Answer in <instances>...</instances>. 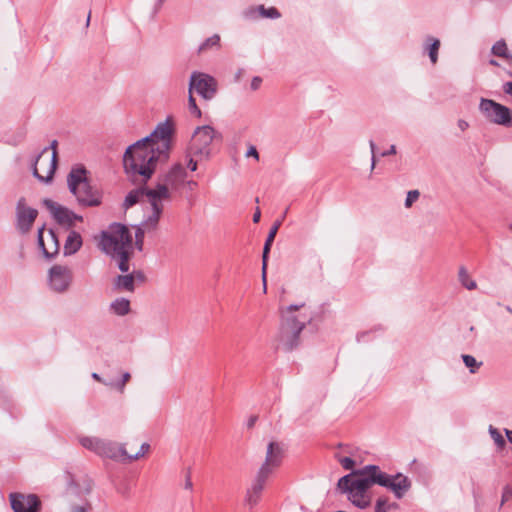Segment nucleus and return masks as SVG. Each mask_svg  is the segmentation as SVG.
Wrapping results in <instances>:
<instances>
[{
    "instance_id": "5701e85b",
    "label": "nucleus",
    "mask_w": 512,
    "mask_h": 512,
    "mask_svg": "<svg viewBox=\"0 0 512 512\" xmlns=\"http://www.w3.org/2000/svg\"><path fill=\"white\" fill-rule=\"evenodd\" d=\"M114 288L119 291L133 292L135 290V276L130 274L118 275L114 280Z\"/></svg>"
},
{
    "instance_id": "9b49d317",
    "label": "nucleus",
    "mask_w": 512,
    "mask_h": 512,
    "mask_svg": "<svg viewBox=\"0 0 512 512\" xmlns=\"http://www.w3.org/2000/svg\"><path fill=\"white\" fill-rule=\"evenodd\" d=\"M217 81L209 74L194 71L190 75L188 91L195 90L203 99L211 100L217 93Z\"/></svg>"
},
{
    "instance_id": "7ed1b4c3",
    "label": "nucleus",
    "mask_w": 512,
    "mask_h": 512,
    "mask_svg": "<svg viewBox=\"0 0 512 512\" xmlns=\"http://www.w3.org/2000/svg\"><path fill=\"white\" fill-rule=\"evenodd\" d=\"M99 246L104 253L117 261L118 268L122 272L129 271L132 235L127 226L112 223L107 231L102 232Z\"/></svg>"
},
{
    "instance_id": "4be33fe9",
    "label": "nucleus",
    "mask_w": 512,
    "mask_h": 512,
    "mask_svg": "<svg viewBox=\"0 0 512 512\" xmlns=\"http://www.w3.org/2000/svg\"><path fill=\"white\" fill-rule=\"evenodd\" d=\"M281 224H282V219L275 221V223L270 228V231L266 238V241H265V244L263 247V253H262V260L264 262V270L267 268L268 255H269V252L271 249V245L275 239V236H276Z\"/></svg>"
},
{
    "instance_id": "5fc2aeb1",
    "label": "nucleus",
    "mask_w": 512,
    "mask_h": 512,
    "mask_svg": "<svg viewBox=\"0 0 512 512\" xmlns=\"http://www.w3.org/2000/svg\"><path fill=\"white\" fill-rule=\"evenodd\" d=\"M394 154H396V146L391 145L387 151L382 152L381 156L386 157V156L394 155Z\"/></svg>"
},
{
    "instance_id": "603ef678",
    "label": "nucleus",
    "mask_w": 512,
    "mask_h": 512,
    "mask_svg": "<svg viewBox=\"0 0 512 512\" xmlns=\"http://www.w3.org/2000/svg\"><path fill=\"white\" fill-rule=\"evenodd\" d=\"M457 126L461 131H465L469 127V123L464 119H459L457 122Z\"/></svg>"
},
{
    "instance_id": "a19ab883",
    "label": "nucleus",
    "mask_w": 512,
    "mask_h": 512,
    "mask_svg": "<svg viewBox=\"0 0 512 512\" xmlns=\"http://www.w3.org/2000/svg\"><path fill=\"white\" fill-rule=\"evenodd\" d=\"M44 230H45V227L42 226L41 228H39L38 234H37L38 247L41 249L43 255H44V249L48 248L44 242V236H43Z\"/></svg>"
},
{
    "instance_id": "bf43d9fd",
    "label": "nucleus",
    "mask_w": 512,
    "mask_h": 512,
    "mask_svg": "<svg viewBox=\"0 0 512 512\" xmlns=\"http://www.w3.org/2000/svg\"><path fill=\"white\" fill-rule=\"evenodd\" d=\"M260 217H261V212L259 209H257L253 215V222L258 223L260 221Z\"/></svg>"
},
{
    "instance_id": "864d4df0",
    "label": "nucleus",
    "mask_w": 512,
    "mask_h": 512,
    "mask_svg": "<svg viewBox=\"0 0 512 512\" xmlns=\"http://www.w3.org/2000/svg\"><path fill=\"white\" fill-rule=\"evenodd\" d=\"M130 275L135 276V281L143 282L145 280V275L143 274L142 271H134Z\"/></svg>"
},
{
    "instance_id": "f704fd0d",
    "label": "nucleus",
    "mask_w": 512,
    "mask_h": 512,
    "mask_svg": "<svg viewBox=\"0 0 512 512\" xmlns=\"http://www.w3.org/2000/svg\"><path fill=\"white\" fill-rule=\"evenodd\" d=\"M131 375L129 372H125L122 375V379L120 381L114 382L113 386H110L111 388H115L120 393H123L125 390L126 383L130 380Z\"/></svg>"
},
{
    "instance_id": "412c9836",
    "label": "nucleus",
    "mask_w": 512,
    "mask_h": 512,
    "mask_svg": "<svg viewBox=\"0 0 512 512\" xmlns=\"http://www.w3.org/2000/svg\"><path fill=\"white\" fill-rule=\"evenodd\" d=\"M81 246V235L74 230L70 231L64 244V255L69 256L75 254L81 248Z\"/></svg>"
},
{
    "instance_id": "09e8293b",
    "label": "nucleus",
    "mask_w": 512,
    "mask_h": 512,
    "mask_svg": "<svg viewBox=\"0 0 512 512\" xmlns=\"http://www.w3.org/2000/svg\"><path fill=\"white\" fill-rule=\"evenodd\" d=\"M198 186V183L194 180H188L186 178L185 188H187L189 191H193Z\"/></svg>"
},
{
    "instance_id": "cd10ccee",
    "label": "nucleus",
    "mask_w": 512,
    "mask_h": 512,
    "mask_svg": "<svg viewBox=\"0 0 512 512\" xmlns=\"http://www.w3.org/2000/svg\"><path fill=\"white\" fill-rule=\"evenodd\" d=\"M491 52L493 55L501 57V58H505V59L512 58V56L508 53V47L504 40L497 41L492 46Z\"/></svg>"
},
{
    "instance_id": "f3484780",
    "label": "nucleus",
    "mask_w": 512,
    "mask_h": 512,
    "mask_svg": "<svg viewBox=\"0 0 512 512\" xmlns=\"http://www.w3.org/2000/svg\"><path fill=\"white\" fill-rule=\"evenodd\" d=\"M37 215L36 209L26 206L24 198L18 200L16 205L17 228L22 234L30 231Z\"/></svg>"
},
{
    "instance_id": "20e7f679",
    "label": "nucleus",
    "mask_w": 512,
    "mask_h": 512,
    "mask_svg": "<svg viewBox=\"0 0 512 512\" xmlns=\"http://www.w3.org/2000/svg\"><path fill=\"white\" fill-rule=\"evenodd\" d=\"M188 176L186 167L181 162L174 163L169 169L159 174L153 190H149V205L158 206L164 211V202L171 201L174 194L185 188Z\"/></svg>"
},
{
    "instance_id": "473e14b6",
    "label": "nucleus",
    "mask_w": 512,
    "mask_h": 512,
    "mask_svg": "<svg viewBox=\"0 0 512 512\" xmlns=\"http://www.w3.org/2000/svg\"><path fill=\"white\" fill-rule=\"evenodd\" d=\"M335 458L337 459V461L341 464V466L345 470L354 471L353 468L355 466V461L351 457H346V456H341L339 454H335Z\"/></svg>"
},
{
    "instance_id": "aec40b11",
    "label": "nucleus",
    "mask_w": 512,
    "mask_h": 512,
    "mask_svg": "<svg viewBox=\"0 0 512 512\" xmlns=\"http://www.w3.org/2000/svg\"><path fill=\"white\" fill-rule=\"evenodd\" d=\"M131 182L134 184L133 181H131ZM146 184H147V182L143 183V184L135 183V185H139V187L131 190L126 195V197L124 199V202H123V207L125 209H129L130 207H132L135 204H137L143 196H146L147 201L149 202V193H148V191L149 190H153V187H146L145 186Z\"/></svg>"
},
{
    "instance_id": "c03bdc74",
    "label": "nucleus",
    "mask_w": 512,
    "mask_h": 512,
    "mask_svg": "<svg viewBox=\"0 0 512 512\" xmlns=\"http://www.w3.org/2000/svg\"><path fill=\"white\" fill-rule=\"evenodd\" d=\"M87 505V503L71 505V507L69 508V512H87Z\"/></svg>"
},
{
    "instance_id": "4468645a",
    "label": "nucleus",
    "mask_w": 512,
    "mask_h": 512,
    "mask_svg": "<svg viewBox=\"0 0 512 512\" xmlns=\"http://www.w3.org/2000/svg\"><path fill=\"white\" fill-rule=\"evenodd\" d=\"M43 204L49 210L54 220L61 226L70 228L74 226L75 221H83V217L81 215L74 213L67 207L62 206L51 199H44Z\"/></svg>"
},
{
    "instance_id": "72a5a7b5",
    "label": "nucleus",
    "mask_w": 512,
    "mask_h": 512,
    "mask_svg": "<svg viewBox=\"0 0 512 512\" xmlns=\"http://www.w3.org/2000/svg\"><path fill=\"white\" fill-rule=\"evenodd\" d=\"M242 15L247 20H257L258 18H260L258 6H250L246 8L242 12Z\"/></svg>"
},
{
    "instance_id": "a18cd8bd",
    "label": "nucleus",
    "mask_w": 512,
    "mask_h": 512,
    "mask_svg": "<svg viewBox=\"0 0 512 512\" xmlns=\"http://www.w3.org/2000/svg\"><path fill=\"white\" fill-rule=\"evenodd\" d=\"M369 146H370V149H371V154H372V159H371V170H373L375 168V164H376V157H375V149H376V145L374 143L373 140H370L369 141Z\"/></svg>"
},
{
    "instance_id": "b1692460",
    "label": "nucleus",
    "mask_w": 512,
    "mask_h": 512,
    "mask_svg": "<svg viewBox=\"0 0 512 512\" xmlns=\"http://www.w3.org/2000/svg\"><path fill=\"white\" fill-rule=\"evenodd\" d=\"M440 48V41L432 36H427L425 39V51L428 53L432 64H436L438 60V51Z\"/></svg>"
},
{
    "instance_id": "423d86ee",
    "label": "nucleus",
    "mask_w": 512,
    "mask_h": 512,
    "mask_svg": "<svg viewBox=\"0 0 512 512\" xmlns=\"http://www.w3.org/2000/svg\"><path fill=\"white\" fill-rule=\"evenodd\" d=\"M304 304L290 305L281 311L282 320L279 331L276 335L277 348L284 351H292L300 343V334L310 320L307 318L298 319L294 313L302 308Z\"/></svg>"
},
{
    "instance_id": "58836bf2",
    "label": "nucleus",
    "mask_w": 512,
    "mask_h": 512,
    "mask_svg": "<svg viewBox=\"0 0 512 512\" xmlns=\"http://www.w3.org/2000/svg\"><path fill=\"white\" fill-rule=\"evenodd\" d=\"M389 508L388 500L386 498H379L376 501L374 512H388Z\"/></svg>"
},
{
    "instance_id": "7c9ffc66",
    "label": "nucleus",
    "mask_w": 512,
    "mask_h": 512,
    "mask_svg": "<svg viewBox=\"0 0 512 512\" xmlns=\"http://www.w3.org/2000/svg\"><path fill=\"white\" fill-rule=\"evenodd\" d=\"M488 432L498 448H504L506 441L501 433L493 425H489Z\"/></svg>"
},
{
    "instance_id": "a211bd4d",
    "label": "nucleus",
    "mask_w": 512,
    "mask_h": 512,
    "mask_svg": "<svg viewBox=\"0 0 512 512\" xmlns=\"http://www.w3.org/2000/svg\"><path fill=\"white\" fill-rule=\"evenodd\" d=\"M269 477L270 475L266 474L264 471L258 470L251 487L247 490L246 502L248 505L253 507L259 502L261 493Z\"/></svg>"
},
{
    "instance_id": "3c124183",
    "label": "nucleus",
    "mask_w": 512,
    "mask_h": 512,
    "mask_svg": "<svg viewBox=\"0 0 512 512\" xmlns=\"http://www.w3.org/2000/svg\"><path fill=\"white\" fill-rule=\"evenodd\" d=\"M246 156H247V157L252 156V157H254V158H256V159H258V158H259L258 151H257V149H256L254 146H251V147L248 149V151H247V153H246Z\"/></svg>"
},
{
    "instance_id": "2f4dec72",
    "label": "nucleus",
    "mask_w": 512,
    "mask_h": 512,
    "mask_svg": "<svg viewBox=\"0 0 512 512\" xmlns=\"http://www.w3.org/2000/svg\"><path fill=\"white\" fill-rule=\"evenodd\" d=\"M462 359L465 366L469 368L471 373H476L482 365V362H478L472 355H462Z\"/></svg>"
},
{
    "instance_id": "1a4fd4ad",
    "label": "nucleus",
    "mask_w": 512,
    "mask_h": 512,
    "mask_svg": "<svg viewBox=\"0 0 512 512\" xmlns=\"http://www.w3.org/2000/svg\"><path fill=\"white\" fill-rule=\"evenodd\" d=\"M216 136V131L209 125L197 127L188 147L189 155H194L200 159H209L211 156L210 145Z\"/></svg>"
},
{
    "instance_id": "c85d7f7f",
    "label": "nucleus",
    "mask_w": 512,
    "mask_h": 512,
    "mask_svg": "<svg viewBox=\"0 0 512 512\" xmlns=\"http://www.w3.org/2000/svg\"><path fill=\"white\" fill-rule=\"evenodd\" d=\"M220 47V36L218 34H214L211 37L207 38L198 48V53L201 54L209 49L219 48Z\"/></svg>"
},
{
    "instance_id": "e433bc0d",
    "label": "nucleus",
    "mask_w": 512,
    "mask_h": 512,
    "mask_svg": "<svg viewBox=\"0 0 512 512\" xmlns=\"http://www.w3.org/2000/svg\"><path fill=\"white\" fill-rule=\"evenodd\" d=\"M149 449H150V445L148 443H143L140 447V450L136 454L129 455L127 453V461L131 462V461L139 459L140 457L144 456L149 451Z\"/></svg>"
},
{
    "instance_id": "39448f33",
    "label": "nucleus",
    "mask_w": 512,
    "mask_h": 512,
    "mask_svg": "<svg viewBox=\"0 0 512 512\" xmlns=\"http://www.w3.org/2000/svg\"><path fill=\"white\" fill-rule=\"evenodd\" d=\"M84 166L72 167L67 175V185L70 193L82 207H97L102 202L100 191L93 187Z\"/></svg>"
},
{
    "instance_id": "0e129e2a",
    "label": "nucleus",
    "mask_w": 512,
    "mask_h": 512,
    "mask_svg": "<svg viewBox=\"0 0 512 512\" xmlns=\"http://www.w3.org/2000/svg\"><path fill=\"white\" fill-rule=\"evenodd\" d=\"M241 73H242V70L240 69L237 73H236V80H238L241 76Z\"/></svg>"
},
{
    "instance_id": "6ab92c4d",
    "label": "nucleus",
    "mask_w": 512,
    "mask_h": 512,
    "mask_svg": "<svg viewBox=\"0 0 512 512\" xmlns=\"http://www.w3.org/2000/svg\"><path fill=\"white\" fill-rule=\"evenodd\" d=\"M65 479L67 482V495L85 496L89 494L92 489L90 480L85 479L83 485H80L70 472L65 474Z\"/></svg>"
},
{
    "instance_id": "f8f14e48",
    "label": "nucleus",
    "mask_w": 512,
    "mask_h": 512,
    "mask_svg": "<svg viewBox=\"0 0 512 512\" xmlns=\"http://www.w3.org/2000/svg\"><path fill=\"white\" fill-rule=\"evenodd\" d=\"M73 273L70 268L63 265H54L49 269V287L56 293H65L71 286Z\"/></svg>"
},
{
    "instance_id": "a878e982",
    "label": "nucleus",
    "mask_w": 512,
    "mask_h": 512,
    "mask_svg": "<svg viewBox=\"0 0 512 512\" xmlns=\"http://www.w3.org/2000/svg\"><path fill=\"white\" fill-rule=\"evenodd\" d=\"M112 312L118 316H125L130 312V301L126 298H117L110 304Z\"/></svg>"
},
{
    "instance_id": "6e6d98bb",
    "label": "nucleus",
    "mask_w": 512,
    "mask_h": 512,
    "mask_svg": "<svg viewBox=\"0 0 512 512\" xmlns=\"http://www.w3.org/2000/svg\"><path fill=\"white\" fill-rule=\"evenodd\" d=\"M503 91L508 94V95H511L512 96V81L510 82H506L504 85H503Z\"/></svg>"
},
{
    "instance_id": "4c0bfd02",
    "label": "nucleus",
    "mask_w": 512,
    "mask_h": 512,
    "mask_svg": "<svg viewBox=\"0 0 512 512\" xmlns=\"http://www.w3.org/2000/svg\"><path fill=\"white\" fill-rule=\"evenodd\" d=\"M420 193L418 190H410L407 193L406 199H405V207L410 208L413 203L419 198Z\"/></svg>"
},
{
    "instance_id": "79ce46f5",
    "label": "nucleus",
    "mask_w": 512,
    "mask_h": 512,
    "mask_svg": "<svg viewBox=\"0 0 512 512\" xmlns=\"http://www.w3.org/2000/svg\"><path fill=\"white\" fill-rule=\"evenodd\" d=\"M261 84H262L261 77H259V76L253 77L251 80V84H250L251 90H253V91L258 90L260 88Z\"/></svg>"
},
{
    "instance_id": "774afa93",
    "label": "nucleus",
    "mask_w": 512,
    "mask_h": 512,
    "mask_svg": "<svg viewBox=\"0 0 512 512\" xmlns=\"http://www.w3.org/2000/svg\"><path fill=\"white\" fill-rule=\"evenodd\" d=\"M510 230L512 231V223L509 225Z\"/></svg>"
},
{
    "instance_id": "ddd939ff",
    "label": "nucleus",
    "mask_w": 512,
    "mask_h": 512,
    "mask_svg": "<svg viewBox=\"0 0 512 512\" xmlns=\"http://www.w3.org/2000/svg\"><path fill=\"white\" fill-rule=\"evenodd\" d=\"M151 213L137 226H135V246L139 251L143 250L145 233L153 232L158 228L159 221L163 214L162 208L150 206Z\"/></svg>"
},
{
    "instance_id": "de8ad7c7",
    "label": "nucleus",
    "mask_w": 512,
    "mask_h": 512,
    "mask_svg": "<svg viewBox=\"0 0 512 512\" xmlns=\"http://www.w3.org/2000/svg\"><path fill=\"white\" fill-rule=\"evenodd\" d=\"M267 271V268L264 270V262L262 261V282H263V286H262V289L264 291V293H266V289H267V279H266V272Z\"/></svg>"
},
{
    "instance_id": "f03ea898",
    "label": "nucleus",
    "mask_w": 512,
    "mask_h": 512,
    "mask_svg": "<svg viewBox=\"0 0 512 512\" xmlns=\"http://www.w3.org/2000/svg\"><path fill=\"white\" fill-rule=\"evenodd\" d=\"M375 484L392 491L397 499H401L411 488V481L407 476L402 473L389 475L377 465H366L341 477L337 488L341 493L347 494L353 505L365 509L371 502L368 490Z\"/></svg>"
},
{
    "instance_id": "338daca9",
    "label": "nucleus",
    "mask_w": 512,
    "mask_h": 512,
    "mask_svg": "<svg viewBox=\"0 0 512 512\" xmlns=\"http://www.w3.org/2000/svg\"><path fill=\"white\" fill-rule=\"evenodd\" d=\"M506 309H507V311L512 313V308L511 307L507 306Z\"/></svg>"
},
{
    "instance_id": "c756f323",
    "label": "nucleus",
    "mask_w": 512,
    "mask_h": 512,
    "mask_svg": "<svg viewBox=\"0 0 512 512\" xmlns=\"http://www.w3.org/2000/svg\"><path fill=\"white\" fill-rule=\"evenodd\" d=\"M258 11L260 18L278 19L281 17V13L275 7L266 8L264 5H258Z\"/></svg>"
},
{
    "instance_id": "0eeeda50",
    "label": "nucleus",
    "mask_w": 512,
    "mask_h": 512,
    "mask_svg": "<svg viewBox=\"0 0 512 512\" xmlns=\"http://www.w3.org/2000/svg\"><path fill=\"white\" fill-rule=\"evenodd\" d=\"M57 144V140H53L49 147H45L32 167L34 177L43 183H49L53 179L57 167Z\"/></svg>"
},
{
    "instance_id": "c9c22d12",
    "label": "nucleus",
    "mask_w": 512,
    "mask_h": 512,
    "mask_svg": "<svg viewBox=\"0 0 512 512\" xmlns=\"http://www.w3.org/2000/svg\"><path fill=\"white\" fill-rule=\"evenodd\" d=\"M188 109L190 111L191 114L195 115L196 117H201V110L199 109V107L197 106L196 104V100L195 98L193 97L192 93H189V97H188Z\"/></svg>"
},
{
    "instance_id": "6e6552de",
    "label": "nucleus",
    "mask_w": 512,
    "mask_h": 512,
    "mask_svg": "<svg viewBox=\"0 0 512 512\" xmlns=\"http://www.w3.org/2000/svg\"><path fill=\"white\" fill-rule=\"evenodd\" d=\"M80 443L84 448L93 451L101 457L115 461L127 460V451L124 444H118L97 437H82Z\"/></svg>"
},
{
    "instance_id": "052dcab7",
    "label": "nucleus",
    "mask_w": 512,
    "mask_h": 512,
    "mask_svg": "<svg viewBox=\"0 0 512 512\" xmlns=\"http://www.w3.org/2000/svg\"><path fill=\"white\" fill-rule=\"evenodd\" d=\"M504 432L506 434L508 441L512 444V430L505 428Z\"/></svg>"
},
{
    "instance_id": "dca6fc26",
    "label": "nucleus",
    "mask_w": 512,
    "mask_h": 512,
    "mask_svg": "<svg viewBox=\"0 0 512 512\" xmlns=\"http://www.w3.org/2000/svg\"><path fill=\"white\" fill-rule=\"evenodd\" d=\"M283 457L284 449L282 444L276 441L269 442L267 445L265 461L259 470L271 475L275 469L281 465Z\"/></svg>"
},
{
    "instance_id": "9d476101",
    "label": "nucleus",
    "mask_w": 512,
    "mask_h": 512,
    "mask_svg": "<svg viewBox=\"0 0 512 512\" xmlns=\"http://www.w3.org/2000/svg\"><path fill=\"white\" fill-rule=\"evenodd\" d=\"M479 111L491 123L504 127L512 126V111L494 100L481 98Z\"/></svg>"
},
{
    "instance_id": "680f3d73",
    "label": "nucleus",
    "mask_w": 512,
    "mask_h": 512,
    "mask_svg": "<svg viewBox=\"0 0 512 512\" xmlns=\"http://www.w3.org/2000/svg\"><path fill=\"white\" fill-rule=\"evenodd\" d=\"M489 64H490V65H493V66H498V65H499V64H498V62H497L496 60H494V59H491V60L489 61Z\"/></svg>"
},
{
    "instance_id": "2eb2a0df",
    "label": "nucleus",
    "mask_w": 512,
    "mask_h": 512,
    "mask_svg": "<svg viewBox=\"0 0 512 512\" xmlns=\"http://www.w3.org/2000/svg\"><path fill=\"white\" fill-rule=\"evenodd\" d=\"M9 500L14 512H40L41 501L35 494L10 493Z\"/></svg>"
},
{
    "instance_id": "4d7b16f0",
    "label": "nucleus",
    "mask_w": 512,
    "mask_h": 512,
    "mask_svg": "<svg viewBox=\"0 0 512 512\" xmlns=\"http://www.w3.org/2000/svg\"><path fill=\"white\" fill-rule=\"evenodd\" d=\"M257 419H258V417L255 416V415L250 416L248 421H247V427L249 429L252 428L255 425Z\"/></svg>"
},
{
    "instance_id": "393cba45",
    "label": "nucleus",
    "mask_w": 512,
    "mask_h": 512,
    "mask_svg": "<svg viewBox=\"0 0 512 512\" xmlns=\"http://www.w3.org/2000/svg\"><path fill=\"white\" fill-rule=\"evenodd\" d=\"M48 248L44 249V257L46 259H52L59 252V242L56 233L50 229L48 231Z\"/></svg>"
},
{
    "instance_id": "e2e57ef3",
    "label": "nucleus",
    "mask_w": 512,
    "mask_h": 512,
    "mask_svg": "<svg viewBox=\"0 0 512 512\" xmlns=\"http://www.w3.org/2000/svg\"><path fill=\"white\" fill-rule=\"evenodd\" d=\"M367 333H362L358 336V341H362L363 338L366 336Z\"/></svg>"
},
{
    "instance_id": "bb28decb",
    "label": "nucleus",
    "mask_w": 512,
    "mask_h": 512,
    "mask_svg": "<svg viewBox=\"0 0 512 512\" xmlns=\"http://www.w3.org/2000/svg\"><path fill=\"white\" fill-rule=\"evenodd\" d=\"M458 280L461 285L467 290H475L477 288V283L473 279H471L468 270L465 266H460L458 270Z\"/></svg>"
},
{
    "instance_id": "8fccbe9b",
    "label": "nucleus",
    "mask_w": 512,
    "mask_h": 512,
    "mask_svg": "<svg viewBox=\"0 0 512 512\" xmlns=\"http://www.w3.org/2000/svg\"><path fill=\"white\" fill-rule=\"evenodd\" d=\"M185 489L187 490H192V487H193V483L191 481V473H190V470L188 471L187 475H186V480H185V485H184Z\"/></svg>"
},
{
    "instance_id": "ea45409f",
    "label": "nucleus",
    "mask_w": 512,
    "mask_h": 512,
    "mask_svg": "<svg viewBox=\"0 0 512 512\" xmlns=\"http://www.w3.org/2000/svg\"><path fill=\"white\" fill-rule=\"evenodd\" d=\"M512 498V486L507 484L503 487L502 490V497H501V504L502 507L506 502H508Z\"/></svg>"
},
{
    "instance_id": "69168bd1",
    "label": "nucleus",
    "mask_w": 512,
    "mask_h": 512,
    "mask_svg": "<svg viewBox=\"0 0 512 512\" xmlns=\"http://www.w3.org/2000/svg\"><path fill=\"white\" fill-rule=\"evenodd\" d=\"M89 22H90V13L88 14V17H87V25H89Z\"/></svg>"
},
{
    "instance_id": "37998d69",
    "label": "nucleus",
    "mask_w": 512,
    "mask_h": 512,
    "mask_svg": "<svg viewBox=\"0 0 512 512\" xmlns=\"http://www.w3.org/2000/svg\"><path fill=\"white\" fill-rule=\"evenodd\" d=\"M92 378L102 384H104L105 386H113L114 385V381H107L105 379H103L98 373L94 372L92 373Z\"/></svg>"
},
{
    "instance_id": "f257e3e1",
    "label": "nucleus",
    "mask_w": 512,
    "mask_h": 512,
    "mask_svg": "<svg viewBox=\"0 0 512 512\" xmlns=\"http://www.w3.org/2000/svg\"><path fill=\"white\" fill-rule=\"evenodd\" d=\"M173 128L167 120L159 123L154 131L131 144L123 155V166L130 181L143 184L153 176L158 163L169 159Z\"/></svg>"
},
{
    "instance_id": "13d9d810",
    "label": "nucleus",
    "mask_w": 512,
    "mask_h": 512,
    "mask_svg": "<svg viewBox=\"0 0 512 512\" xmlns=\"http://www.w3.org/2000/svg\"><path fill=\"white\" fill-rule=\"evenodd\" d=\"M164 2H165V0H156L155 7H154L155 13H157L161 9Z\"/></svg>"
},
{
    "instance_id": "49530a36",
    "label": "nucleus",
    "mask_w": 512,
    "mask_h": 512,
    "mask_svg": "<svg viewBox=\"0 0 512 512\" xmlns=\"http://www.w3.org/2000/svg\"><path fill=\"white\" fill-rule=\"evenodd\" d=\"M193 155H187V157H189L188 161H187V168L194 172L197 170V167H198V164H197V161H195L193 158H192Z\"/></svg>"
}]
</instances>
